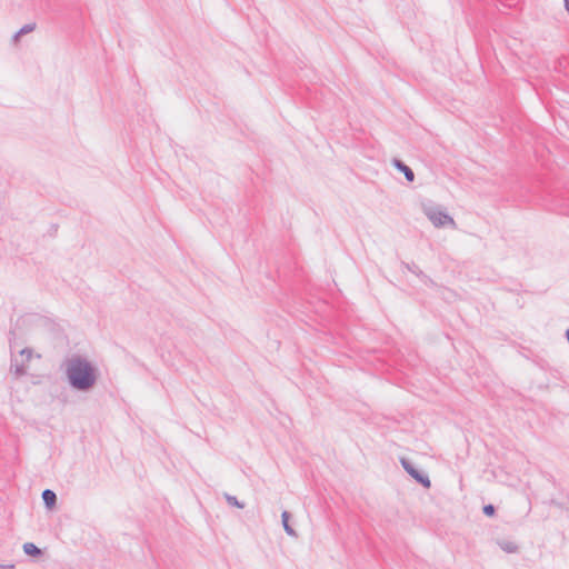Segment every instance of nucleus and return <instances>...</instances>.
<instances>
[{"label": "nucleus", "mask_w": 569, "mask_h": 569, "mask_svg": "<svg viewBox=\"0 0 569 569\" xmlns=\"http://www.w3.org/2000/svg\"><path fill=\"white\" fill-rule=\"evenodd\" d=\"M224 498H226V500H227L229 506L237 507L239 509L244 508V503L239 501L236 496H231L229 493H224Z\"/></svg>", "instance_id": "obj_11"}, {"label": "nucleus", "mask_w": 569, "mask_h": 569, "mask_svg": "<svg viewBox=\"0 0 569 569\" xmlns=\"http://www.w3.org/2000/svg\"><path fill=\"white\" fill-rule=\"evenodd\" d=\"M10 371L13 372L17 378H19L27 373V368L23 363L19 365L17 359H11Z\"/></svg>", "instance_id": "obj_8"}, {"label": "nucleus", "mask_w": 569, "mask_h": 569, "mask_svg": "<svg viewBox=\"0 0 569 569\" xmlns=\"http://www.w3.org/2000/svg\"><path fill=\"white\" fill-rule=\"evenodd\" d=\"M498 545L503 551L508 553H515L518 551V545L513 541L503 540L499 541Z\"/></svg>", "instance_id": "obj_10"}, {"label": "nucleus", "mask_w": 569, "mask_h": 569, "mask_svg": "<svg viewBox=\"0 0 569 569\" xmlns=\"http://www.w3.org/2000/svg\"><path fill=\"white\" fill-rule=\"evenodd\" d=\"M22 549L27 556L32 558H40L43 555V551L33 542H24Z\"/></svg>", "instance_id": "obj_6"}, {"label": "nucleus", "mask_w": 569, "mask_h": 569, "mask_svg": "<svg viewBox=\"0 0 569 569\" xmlns=\"http://www.w3.org/2000/svg\"><path fill=\"white\" fill-rule=\"evenodd\" d=\"M400 463L405 471L412 477L419 485L423 488L429 489L431 487V481L429 476L418 468L407 458H400Z\"/></svg>", "instance_id": "obj_3"}, {"label": "nucleus", "mask_w": 569, "mask_h": 569, "mask_svg": "<svg viewBox=\"0 0 569 569\" xmlns=\"http://www.w3.org/2000/svg\"><path fill=\"white\" fill-rule=\"evenodd\" d=\"M401 266H402L403 268H406L408 271H410V272H412V273H415V274H416V273L418 272V270L420 269V268H419L415 262H410V263H409V262H405V261H402V262H401Z\"/></svg>", "instance_id": "obj_14"}, {"label": "nucleus", "mask_w": 569, "mask_h": 569, "mask_svg": "<svg viewBox=\"0 0 569 569\" xmlns=\"http://www.w3.org/2000/svg\"><path fill=\"white\" fill-rule=\"evenodd\" d=\"M42 500L48 509H52L56 507L57 503V495L51 489H44L42 491Z\"/></svg>", "instance_id": "obj_5"}, {"label": "nucleus", "mask_w": 569, "mask_h": 569, "mask_svg": "<svg viewBox=\"0 0 569 569\" xmlns=\"http://www.w3.org/2000/svg\"><path fill=\"white\" fill-rule=\"evenodd\" d=\"M0 569H16L13 563L2 565L0 563Z\"/></svg>", "instance_id": "obj_16"}, {"label": "nucleus", "mask_w": 569, "mask_h": 569, "mask_svg": "<svg viewBox=\"0 0 569 569\" xmlns=\"http://www.w3.org/2000/svg\"><path fill=\"white\" fill-rule=\"evenodd\" d=\"M32 349L30 348H24L20 351V355L26 357V361H30L31 357H32Z\"/></svg>", "instance_id": "obj_15"}, {"label": "nucleus", "mask_w": 569, "mask_h": 569, "mask_svg": "<svg viewBox=\"0 0 569 569\" xmlns=\"http://www.w3.org/2000/svg\"><path fill=\"white\" fill-rule=\"evenodd\" d=\"M423 212L437 228L446 227L448 224L455 226L453 218L441 210L439 207H425Z\"/></svg>", "instance_id": "obj_2"}, {"label": "nucleus", "mask_w": 569, "mask_h": 569, "mask_svg": "<svg viewBox=\"0 0 569 569\" xmlns=\"http://www.w3.org/2000/svg\"><path fill=\"white\" fill-rule=\"evenodd\" d=\"M392 164H393V167H395L398 171H400V172H402V173L405 174L406 180H407L408 182H413V180H415V173H413L412 169H411L409 166H407L402 160L397 159V158H395V159L392 160Z\"/></svg>", "instance_id": "obj_4"}, {"label": "nucleus", "mask_w": 569, "mask_h": 569, "mask_svg": "<svg viewBox=\"0 0 569 569\" xmlns=\"http://www.w3.org/2000/svg\"><path fill=\"white\" fill-rule=\"evenodd\" d=\"M416 276L426 284H433V280L427 276L421 269L418 270Z\"/></svg>", "instance_id": "obj_13"}, {"label": "nucleus", "mask_w": 569, "mask_h": 569, "mask_svg": "<svg viewBox=\"0 0 569 569\" xmlns=\"http://www.w3.org/2000/svg\"><path fill=\"white\" fill-rule=\"evenodd\" d=\"M482 512L485 516L492 518L496 516L497 510L493 505L488 503L482 507Z\"/></svg>", "instance_id": "obj_12"}, {"label": "nucleus", "mask_w": 569, "mask_h": 569, "mask_svg": "<svg viewBox=\"0 0 569 569\" xmlns=\"http://www.w3.org/2000/svg\"><path fill=\"white\" fill-rule=\"evenodd\" d=\"M36 29V23L32 22V23H27L24 24L22 28H20L12 37V40L16 42L20 39V37L29 33V32H32L33 30Z\"/></svg>", "instance_id": "obj_9"}, {"label": "nucleus", "mask_w": 569, "mask_h": 569, "mask_svg": "<svg viewBox=\"0 0 569 569\" xmlns=\"http://www.w3.org/2000/svg\"><path fill=\"white\" fill-rule=\"evenodd\" d=\"M565 9L569 12V0H563Z\"/></svg>", "instance_id": "obj_17"}, {"label": "nucleus", "mask_w": 569, "mask_h": 569, "mask_svg": "<svg viewBox=\"0 0 569 569\" xmlns=\"http://www.w3.org/2000/svg\"><path fill=\"white\" fill-rule=\"evenodd\" d=\"M70 387L78 391L91 390L98 380L97 368L84 357L74 355L64 361Z\"/></svg>", "instance_id": "obj_1"}, {"label": "nucleus", "mask_w": 569, "mask_h": 569, "mask_svg": "<svg viewBox=\"0 0 569 569\" xmlns=\"http://www.w3.org/2000/svg\"><path fill=\"white\" fill-rule=\"evenodd\" d=\"M290 518H291V513L289 511H287V510L282 511L281 521H282V526H283L286 533L291 537H297L298 535H297L296 530L292 528V526L289 522Z\"/></svg>", "instance_id": "obj_7"}]
</instances>
